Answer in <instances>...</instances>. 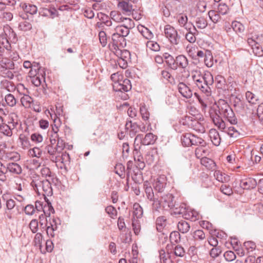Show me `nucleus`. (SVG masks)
Segmentation results:
<instances>
[{"label":"nucleus","mask_w":263,"mask_h":263,"mask_svg":"<svg viewBox=\"0 0 263 263\" xmlns=\"http://www.w3.org/2000/svg\"><path fill=\"white\" fill-rule=\"evenodd\" d=\"M187 208H186V204L184 203H180L179 205L175 207L174 213L176 215H180L182 216L186 212Z\"/></svg>","instance_id":"obj_45"},{"label":"nucleus","mask_w":263,"mask_h":263,"mask_svg":"<svg viewBox=\"0 0 263 263\" xmlns=\"http://www.w3.org/2000/svg\"><path fill=\"white\" fill-rule=\"evenodd\" d=\"M144 188L147 199L150 201H152L153 202H154L156 198L154 197L153 190L147 181L144 183Z\"/></svg>","instance_id":"obj_22"},{"label":"nucleus","mask_w":263,"mask_h":263,"mask_svg":"<svg viewBox=\"0 0 263 263\" xmlns=\"http://www.w3.org/2000/svg\"><path fill=\"white\" fill-rule=\"evenodd\" d=\"M192 78L196 86L206 96L211 95V86L213 84L214 79L210 72L206 71L202 76L199 71H193Z\"/></svg>","instance_id":"obj_2"},{"label":"nucleus","mask_w":263,"mask_h":263,"mask_svg":"<svg viewBox=\"0 0 263 263\" xmlns=\"http://www.w3.org/2000/svg\"><path fill=\"white\" fill-rule=\"evenodd\" d=\"M100 42L103 47H105L107 43V37L105 32L101 31L99 33Z\"/></svg>","instance_id":"obj_58"},{"label":"nucleus","mask_w":263,"mask_h":263,"mask_svg":"<svg viewBox=\"0 0 263 263\" xmlns=\"http://www.w3.org/2000/svg\"><path fill=\"white\" fill-rule=\"evenodd\" d=\"M187 16L185 14H180L177 17V22L179 26L184 28L186 30H191V28L187 27Z\"/></svg>","instance_id":"obj_33"},{"label":"nucleus","mask_w":263,"mask_h":263,"mask_svg":"<svg viewBox=\"0 0 263 263\" xmlns=\"http://www.w3.org/2000/svg\"><path fill=\"white\" fill-rule=\"evenodd\" d=\"M19 140L23 148H28L29 147L30 142L27 136L24 134H21L19 137Z\"/></svg>","instance_id":"obj_46"},{"label":"nucleus","mask_w":263,"mask_h":263,"mask_svg":"<svg viewBox=\"0 0 263 263\" xmlns=\"http://www.w3.org/2000/svg\"><path fill=\"white\" fill-rule=\"evenodd\" d=\"M137 127L138 125L136 123H133L130 121H127L125 124L126 129L130 128L129 132V135L130 136H134L135 135V134L137 133Z\"/></svg>","instance_id":"obj_51"},{"label":"nucleus","mask_w":263,"mask_h":263,"mask_svg":"<svg viewBox=\"0 0 263 263\" xmlns=\"http://www.w3.org/2000/svg\"><path fill=\"white\" fill-rule=\"evenodd\" d=\"M163 56L168 67L172 70H176V58L174 59L172 55L167 52L164 53Z\"/></svg>","instance_id":"obj_20"},{"label":"nucleus","mask_w":263,"mask_h":263,"mask_svg":"<svg viewBox=\"0 0 263 263\" xmlns=\"http://www.w3.org/2000/svg\"><path fill=\"white\" fill-rule=\"evenodd\" d=\"M252 49L255 55L258 57L263 55V49L258 43H256L255 45L252 47Z\"/></svg>","instance_id":"obj_59"},{"label":"nucleus","mask_w":263,"mask_h":263,"mask_svg":"<svg viewBox=\"0 0 263 263\" xmlns=\"http://www.w3.org/2000/svg\"><path fill=\"white\" fill-rule=\"evenodd\" d=\"M170 239L172 243H177L180 241V234L178 231H173L170 234Z\"/></svg>","instance_id":"obj_49"},{"label":"nucleus","mask_w":263,"mask_h":263,"mask_svg":"<svg viewBox=\"0 0 263 263\" xmlns=\"http://www.w3.org/2000/svg\"><path fill=\"white\" fill-rule=\"evenodd\" d=\"M134 219L140 218L143 215V209L139 203H136L133 205Z\"/></svg>","instance_id":"obj_34"},{"label":"nucleus","mask_w":263,"mask_h":263,"mask_svg":"<svg viewBox=\"0 0 263 263\" xmlns=\"http://www.w3.org/2000/svg\"><path fill=\"white\" fill-rule=\"evenodd\" d=\"M16 203L15 201L12 199H9L6 201L7 210L6 211V214L7 217L11 219L14 217V209H15Z\"/></svg>","instance_id":"obj_15"},{"label":"nucleus","mask_w":263,"mask_h":263,"mask_svg":"<svg viewBox=\"0 0 263 263\" xmlns=\"http://www.w3.org/2000/svg\"><path fill=\"white\" fill-rule=\"evenodd\" d=\"M214 176L217 180L222 183L229 182L230 180V177L229 175L222 174L220 171H215Z\"/></svg>","instance_id":"obj_27"},{"label":"nucleus","mask_w":263,"mask_h":263,"mask_svg":"<svg viewBox=\"0 0 263 263\" xmlns=\"http://www.w3.org/2000/svg\"><path fill=\"white\" fill-rule=\"evenodd\" d=\"M6 168L8 172L14 175H20L22 173L21 166L15 162L8 163Z\"/></svg>","instance_id":"obj_18"},{"label":"nucleus","mask_w":263,"mask_h":263,"mask_svg":"<svg viewBox=\"0 0 263 263\" xmlns=\"http://www.w3.org/2000/svg\"><path fill=\"white\" fill-rule=\"evenodd\" d=\"M208 15L211 20L214 23H217L221 18L220 14L215 10H210L208 12Z\"/></svg>","instance_id":"obj_41"},{"label":"nucleus","mask_w":263,"mask_h":263,"mask_svg":"<svg viewBox=\"0 0 263 263\" xmlns=\"http://www.w3.org/2000/svg\"><path fill=\"white\" fill-rule=\"evenodd\" d=\"M220 191L227 195H231L233 193L232 189L229 185L222 184L220 187Z\"/></svg>","instance_id":"obj_62"},{"label":"nucleus","mask_w":263,"mask_h":263,"mask_svg":"<svg viewBox=\"0 0 263 263\" xmlns=\"http://www.w3.org/2000/svg\"><path fill=\"white\" fill-rule=\"evenodd\" d=\"M125 167L121 163L116 164L115 167V172L121 178L124 177Z\"/></svg>","instance_id":"obj_56"},{"label":"nucleus","mask_w":263,"mask_h":263,"mask_svg":"<svg viewBox=\"0 0 263 263\" xmlns=\"http://www.w3.org/2000/svg\"><path fill=\"white\" fill-rule=\"evenodd\" d=\"M156 196L152 205L153 213L159 212L161 208L167 210L175 206L174 196L172 194H164L160 197L158 195Z\"/></svg>","instance_id":"obj_3"},{"label":"nucleus","mask_w":263,"mask_h":263,"mask_svg":"<svg viewBox=\"0 0 263 263\" xmlns=\"http://www.w3.org/2000/svg\"><path fill=\"white\" fill-rule=\"evenodd\" d=\"M118 7L123 12L126 13L130 12L133 10L132 5L125 1L119 2L118 4Z\"/></svg>","instance_id":"obj_40"},{"label":"nucleus","mask_w":263,"mask_h":263,"mask_svg":"<svg viewBox=\"0 0 263 263\" xmlns=\"http://www.w3.org/2000/svg\"><path fill=\"white\" fill-rule=\"evenodd\" d=\"M113 52L123 61H126V59L130 56V52L127 50L122 49V48L114 50Z\"/></svg>","instance_id":"obj_28"},{"label":"nucleus","mask_w":263,"mask_h":263,"mask_svg":"<svg viewBox=\"0 0 263 263\" xmlns=\"http://www.w3.org/2000/svg\"><path fill=\"white\" fill-rule=\"evenodd\" d=\"M0 133L8 137H11L12 135L11 130H10V127H8V126L6 123H4L0 127Z\"/></svg>","instance_id":"obj_54"},{"label":"nucleus","mask_w":263,"mask_h":263,"mask_svg":"<svg viewBox=\"0 0 263 263\" xmlns=\"http://www.w3.org/2000/svg\"><path fill=\"white\" fill-rule=\"evenodd\" d=\"M210 137L213 144L218 146L220 143V137L218 132L215 129L210 130Z\"/></svg>","instance_id":"obj_23"},{"label":"nucleus","mask_w":263,"mask_h":263,"mask_svg":"<svg viewBox=\"0 0 263 263\" xmlns=\"http://www.w3.org/2000/svg\"><path fill=\"white\" fill-rule=\"evenodd\" d=\"M115 30L116 33H118L119 35L124 38L129 34L130 31V29L121 26H117L115 28Z\"/></svg>","instance_id":"obj_39"},{"label":"nucleus","mask_w":263,"mask_h":263,"mask_svg":"<svg viewBox=\"0 0 263 263\" xmlns=\"http://www.w3.org/2000/svg\"><path fill=\"white\" fill-rule=\"evenodd\" d=\"M166 185V178L164 175L160 176L155 181L153 186L155 191L161 193Z\"/></svg>","instance_id":"obj_11"},{"label":"nucleus","mask_w":263,"mask_h":263,"mask_svg":"<svg viewBox=\"0 0 263 263\" xmlns=\"http://www.w3.org/2000/svg\"><path fill=\"white\" fill-rule=\"evenodd\" d=\"M167 219L165 216L158 217L156 220V228L158 231L162 232L163 229L166 226Z\"/></svg>","instance_id":"obj_26"},{"label":"nucleus","mask_w":263,"mask_h":263,"mask_svg":"<svg viewBox=\"0 0 263 263\" xmlns=\"http://www.w3.org/2000/svg\"><path fill=\"white\" fill-rule=\"evenodd\" d=\"M189 65V61L187 58L182 54L178 55L176 57L175 67L176 70L178 68L185 70Z\"/></svg>","instance_id":"obj_14"},{"label":"nucleus","mask_w":263,"mask_h":263,"mask_svg":"<svg viewBox=\"0 0 263 263\" xmlns=\"http://www.w3.org/2000/svg\"><path fill=\"white\" fill-rule=\"evenodd\" d=\"M185 219L190 220L192 221H195L199 219L198 213L194 210L187 209L186 212L182 216Z\"/></svg>","instance_id":"obj_21"},{"label":"nucleus","mask_w":263,"mask_h":263,"mask_svg":"<svg viewBox=\"0 0 263 263\" xmlns=\"http://www.w3.org/2000/svg\"><path fill=\"white\" fill-rule=\"evenodd\" d=\"M231 27L233 30L237 34L242 33L245 29L243 25L237 21L232 22Z\"/></svg>","instance_id":"obj_32"},{"label":"nucleus","mask_w":263,"mask_h":263,"mask_svg":"<svg viewBox=\"0 0 263 263\" xmlns=\"http://www.w3.org/2000/svg\"><path fill=\"white\" fill-rule=\"evenodd\" d=\"M207 2L205 0H198L196 4V8L200 12H204L206 9Z\"/></svg>","instance_id":"obj_43"},{"label":"nucleus","mask_w":263,"mask_h":263,"mask_svg":"<svg viewBox=\"0 0 263 263\" xmlns=\"http://www.w3.org/2000/svg\"><path fill=\"white\" fill-rule=\"evenodd\" d=\"M132 88V85L129 80L127 79H122L119 83L113 84V89L118 92V95L121 96L123 100L128 98V95L125 93L129 91Z\"/></svg>","instance_id":"obj_4"},{"label":"nucleus","mask_w":263,"mask_h":263,"mask_svg":"<svg viewBox=\"0 0 263 263\" xmlns=\"http://www.w3.org/2000/svg\"><path fill=\"white\" fill-rule=\"evenodd\" d=\"M18 29L23 31H27L32 29V25L27 21H23L19 23Z\"/></svg>","instance_id":"obj_42"},{"label":"nucleus","mask_w":263,"mask_h":263,"mask_svg":"<svg viewBox=\"0 0 263 263\" xmlns=\"http://www.w3.org/2000/svg\"><path fill=\"white\" fill-rule=\"evenodd\" d=\"M216 86L217 89L226 90L227 86L226 84V80L221 76L218 75L215 77Z\"/></svg>","instance_id":"obj_31"},{"label":"nucleus","mask_w":263,"mask_h":263,"mask_svg":"<svg viewBox=\"0 0 263 263\" xmlns=\"http://www.w3.org/2000/svg\"><path fill=\"white\" fill-rule=\"evenodd\" d=\"M246 97L248 102L252 104H256L258 103L259 99L254 93L251 91H247Z\"/></svg>","instance_id":"obj_38"},{"label":"nucleus","mask_w":263,"mask_h":263,"mask_svg":"<svg viewBox=\"0 0 263 263\" xmlns=\"http://www.w3.org/2000/svg\"><path fill=\"white\" fill-rule=\"evenodd\" d=\"M10 47V44L9 42L7 41V39L4 37V36L2 34L0 35V51H2V49L5 48L7 50Z\"/></svg>","instance_id":"obj_52"},{"label":"nucleus","mask_w":263,"mask_h":263,"mask_svg":"<svg viewBox=\"0 0 263 263\" xmlns=\"http://www.w3.org/2000/svg\"><path fill=\"white\" fill-rule=\"evenodd\" d=\"M209 114L212 122L219 130L227 133L232 138H237L239 135V133L234 127L227 126L220 116H222L231 124L237 123L235 114L227 101L220 99L216 103V108L213 106L210 108Z\"/></svg>","instance_id":"obj_1"},{"label":"nucleus","mask_w":263,"mask_h":263,"mask_svg":"<svg viewBox=\"0 0 263 263\" xmlns=\"http://www.w3.org/2000/svg\"><path fill=\"white\" fill-rule=\"evenodd\" d=\"M121 23V26L129 29H132L135 27L134 21L130 18L124 17Z\"/></svg>","instance_id":"obj_37"},{"label":"nucleus","mask_w":263,"mask_h":263,"mask_svg":"<svg viewBox=\"0 0 263 263\" xmlns=\"http://www.w3.org/2000/svg\"><path fill=\"white\" fill-rule=\"evenodd\" d=\"M42 151L38 147H34L30 149L29 151V155L32 157H36L39 158L42 155Z\"/></svg>","instance_id":"obj_44"},{"label":"nucleus","mask_w":263,"mask_h":263,"mask_svg":"<svg viewBox=\"0 0 263 263\" xmlns=\"http://www.w3.org/2000/svg\"><path fill=\"white\" fill-rule=\"evenodd\" d=\"M195 25H193V31L197 32V28L203 29L208 26L207 18L204 15H199L195 18L194 21Z\"/></svg>","instance_id":"obj_10"},{"label":"nucleus","mask_w":263,"mask_h":263,"mask_svg":"<svg viewBox=\"0 0 263 263\" xmlns=\"http://www.w3.org/2000/svg\"><path fill=\"white\" fill-rule=\"evenodd\" d=\"M201 164L208 170H214L216 164L214 161L209 158L203 157L201 159Z\"/></svg>","instance_id":"obj_24"},{"label":"nucleus","mask_w":263,"mask_h":263,"mask_svg":"<svg viewBox=\"0 0 263 263\" xmlns=\"http://www.w3.org/2000/svg\"><path fill=\"white\" fill-rule=\"evenodd\" d=\"M193 237L195 240H203L205 239V234L201 230H197L194 232Z\"/></svg>","instance_id":"obj_53"},{"label":"nucleus","mask_w":263,"mask_h":263,"mask_svg":"<svg viewBox=\"0 0 263 263\" xmlns=\"http://www.w3.org/2000/svg\"><path fill=\"white\" fill-rule=\"evenodd\" d=\"M42 194V195L45 197L50 196L52 194V189L49 181L48 179L43 180Z\"/></svg>","instance_id":"obj_19"},{"label":"nucleus","mask_w":263,"mask_h":263,"mask_svg":"<svg viewBox=\"0 0 263 263\" xmlns=\"http://www.w3.org/2000/svg\"><path fill=\"white\" fill-rule=\"evenodd\" d=\"M5 100L7 104L9 106L13 107L16 104V99L15 98L14 96L11 93L6 95Z\"/></svg>","instance_id":"obj_47"},{"label":"nucleus","mask_w":263,"mask_h":263,"mask_svg":"<svg viewBox=\"0 0 263 263\" xmlns=\"http://www.w3.org/2000/svg\"><path fill=\"white\" fill-rule=\"evenodd\" d=\"M2 35L4 36L7 41L15 43L17 41L16 34L13 29L9 26H5L4 33Z\"/></svg>","instance_id":"obj_13"},{"label":"nucleus","mask_w":263,"mask_h":263,"mask_svg":"<svg viewBox=\"0 0 263 263\" xmlns=\"http://www.w3.org/2000/svg\"><path fill=\"white\" fill-rule=\"evenodd\" d=\"M204 62L206 66L209 68L212 67L214 65V62H216V60H214L211 51L206 50V54L204 59Z\"/></svg>","instance_id":"obj_30"},{"label":"nucleus","mask_w":263,"mask_h":263,"mask_svg":"<svg viewBox=\"0 0 263 263\" xmlns=\"http://www.w3.org/2000/svg\"><path fill=\"white\" fill-rule=\"evenodd\" d=\"M140 112L143 120L146 122V124H148V126H150L151 123L148 122V119L149 118V112H148V109L145 105H142L140 106Z\"/></svg>","instance_id":"obj_29"},{"label":"nucleus","mask_w":263,"mask_h":263,"mask_svg":"<svg viewBox=\"0 0 263 263\" xmlns=\"http://www.w3.org/2000/svg\"><path fill=\"white\" fill-rule=\"evenodd\" d=\"M30 139L31 141L35 144L41 143L43 141L42 135L37 133L32 134L31 135Z\"/></svg>","instance_id":"obj_55"},{"label":"nucleus","mask_w":263,"mask_h":263,"mask_svg":"<svg viewBox=\"0 0 263 263\" xmlns=\"http://www.w3.org/2000/svg\"><path fill=\"white\" fill-rule=\"evenodd\" d=\"M164 34L172 45H178L180 43L181 36L177 30L171 25L167 24L164 26Z\"/></svg>","instance_id":"obj_5"},{"label":"nucleus","mask_w":263,"mask_h":263,"mask_svg":"<svg viewBox=\"0 0 263 263\" xmlns=\"http://www.w3.org/2000/svg\"><path fill=\"white\" fill-rule=\"evenodd\" d=\"M61 163L64 165H69L70 164V158L68 153L66 152L63 153L60 157Z\"/></svg>","instance_id":"obj_60"},{"label":"nucleus","mask_w":263,"mask_h":263,"mask_svg":"<svg viewBox=\"0 0 263 263\" xmlns=\"http://www.w3.org/2000/svg\"><path fill=\"white\" fill-rule=\"evenodd\" d=\"M24 11L31 14H34L37 12V7L35 5H25Z\"/></svg>","instance_id":"obj_64"},{"label":"nucleus","mask_w":263,"mask_h":263,"mask_svg":"<svg viewBox=\"0 0 263 263\" xmlns=\"http://www.w3.org/2000/svg\"><path fill=\"white\" fill-rule=\"evenodd\" d=\"M157 137L152 133H148L143 137L142 134H138L135 138V141H139L140 143L144 145H148L153 144L156 140Z\"/></svg>","instance_id":"obj_8"},{"label":"nucleus","mask_w":263,"mask_h":263,"mask_svg":"<svg viewBox=\"0 0 263 263\" xmlns=\"http://www.w3.org/2000/svg\"><path fill=\"white\" fill-rule=\"evenodd\" d=\"M30 184L39 195H42L43 180L39 176L33 177Z\"/></svg>","instance_id":"obj_16"},{"label":"nucleus","mask_w":263,"mask_h":263,"mask_svg":"<svg viewBox=\"0 0 263 263\" xmlns=\"http://www.w3.org/2000/svg\"><path fill=\"white\" fill-rule=\"evenodd\" d=\"M192 145L204 146V145L205 144V142L202 138L197 137L192 134Z\"/></svg>","instance_id":"obj_50"},{"label":"nucleus","mask_w":263,"mask_h":263,"mask_svg":"<svg viewBox=\"0 0 263 263\" xmlns=\"http://www.w3.org/2000/svg\"><path fill=\"white\" fill-rule=\"evenodd\" d=\"M240 96H232L233 104L235 111L241 115L247 113V107Z\"/></svg>","instance_id":"obj_7"},{"label":"nucleus","mask_w":263,"mask_h":263,"mask_svg":"<svg viewBox=\"0 0 263 263\" xmlns=\"http://www.w3.org/2000/svg\"><path fill=\"white\" fill-rule=\"evenodd\" d=\"M111 19L117 23H121L124 16L122 14L117 11H111L110 13Z\"/></svg>","instance_id":"obj_36"},{"label":"nucleus","mask_w":263,"mask_h":263,"mask_svg":"<svg viewBox=\"0 0 263 263\" xmlns=\"http://www.w3.org/2000/svg\"><path fill=\"white\" fill-rule=\"evenodd\" d=\"M126 44V39L119 35L118 33L115 32L111 35V41L109 44V47L113 52L114 50L123 48Z\"/></svg>","instance_id":"obj_6"},{"label":"nucleus","mask_w":263,"mask_h":263,"mask_svg":"<svg viewBox=\"0 0 263 263\" xmlns=\"http://www.w3.org/2000/svg\"><path fill=\"white\" fill-rule=\"evenodd\" d=\"M133 229L134 231V233L136 235H138L141 229L140 223V221L137 219H133L132 222Z\"/></svg>","instance_id":"obj_61"},{"label":"nucleus","mask_w":263,"mask_h":263,"mask_svg":"<svg viewBox=\"0 0 263 263\" xmlns=\"http://www.w3.org/2000/svg\"><path fill=\"white\" fill-rule=\"evenodd\" d=\"M177 89L182 97L185 99H190L193 96V91L183 82L178 83Z\"/></svg>","instance_id":"obj_9"},{"label":"nucleus","mask_w":263,"mask_h":263,"mask_svg":"<svg viewBox=\"0 0 263 263\" xmlns=\"http://www.w3.org/2000/svg\"><path fill=\"white\" fill-rule=\"evenodd\" d=\"M177 228L180 232L185 234L189 232L191 226L190 223L187 221L181 220L178 223Z\"/></svg>","instance_id":"obj_25"},{"label":"nucleus","mask_w":263,"mask_h":263,"mask_svg":"<svg viewBox=\"0 0 263 263\" xmlns=\"http://www.w3.org/2000/svg\"><path fill=\"white\" fill-rule=\"evenodd\" d=\"M257 184V181L253 178H246L241 180L240 186L243 190H251L254 189Z\"/></svg>","instance_id":"obj_12"},{"label":"nucleus","mask_w":263,"mask_h":263,"mask_svg":"<svg viewBox=\"0 0 263 263\" xmlns=\"http://www.w3.org/2000/svg\"><path fill=\"white\" fill-rule=\"evenodd\" d=\"M24 91L22 92L24 96L21 99V102L22 105L25 108L30 107L31 103L33 102L32 98L29 95L26 94L28 92L23 85H21Z\"/></svg>","instance_id":"obj_17"},{"label":"nucleus","mask_w":263,"mask_h":263,"mask_svg":"<svg viewBox=\"0 0 263 263\" xmlns=\"http://www.w3.org/2000/svg\"><path fill=\"white\" fill-rule=\"evenodd\" d=\"M174 254L177 256L183 257L185 254L184 248L181 246H176L174 249Z\"/></svg>","instance_id":"obj_63"},{"label":"nucleus","mask_w":263,"mask_h":263,"mask_svg":"<svg viewBox=\"0 0 263 263\" xmlns=\"http://www.w3.org/2000/svg\"><path fill=\"white\" fill-rule=\"evenodd\" d=\"M189 31L185 35V38L187 41H188L190 43H193L196 41V37L195 34H197V32H195V31H191L190 30H188Z\"/></svg>","instance_id":"obj_57"},{"label":"nucleus","mask_w":263,"mask_h":263,"mask_svg":"<svg viewBox=\"0 0 263 263\" xmlns=\"http://www.w3.org/2000/svg\"><path fill=\"white\" fill-rule=\"evenodd\" d=\"M192 134L191 133H185L181 138V142L184 146H192Z\"/></svg>","instance_id":"obj_35"},{"label":"nucleus","mask_w":263,"mask_h":263,"mask_svg":"<svg viewBox=\"0 0 263 263\" xmlns=\"http://www.w3.org/2000/svg\"><path fill=\"white\" fill-rule=\"evenodd\" d=\"M41 70V66L39 63L33 62L32 64L31 69L29 71L30 76H36Z\"/></svg>","instance_id":"obj_48"}]
</instances>
